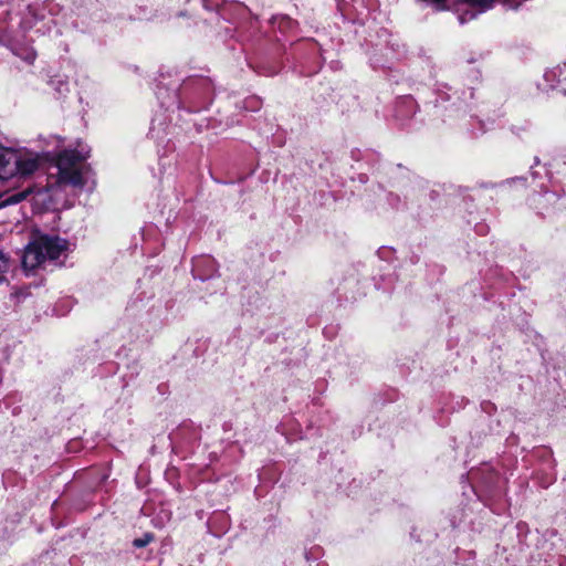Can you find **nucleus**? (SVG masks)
Segmentation results:
<instances>
[{"mask_svg":"<svg viewBox=\"0 0 566 566\" xmlns=\"http://www.w3.org/2000/svg\"><path fill=\"white\" fill-rule=\"evenodd\" d=\"M67 248V240L57 235H35L24 249L22 266L32 271L45 263L57 264L60 258L65 256Z\"/></svg>","mask_w":566,"mask_h":566,"instance_id":"1","label":"nucleus"},{"mask_svg":"<svg viewBox=\"0 0 566 566\" xmlns=\"http://www.w3.org/2000/svg\"><path fill=\"white\" fill-rule=\"evenodd\" d=\"M88 157V150L65 149L55 157L57 167V182L61 185H71L83 187L85 181L82 171L77 165Z\"/></svg>","mask_w":566,"mask_h":566,"instance_id":"2","label":"nucleus"},{"mask_svg":"<svg viewBox=\"0 0 566 566\" xmlns=\"http://www.w3.org/2000/svg\"><path fill=\"white\" fill-rule=\"evenodd\" d=\"M17 151L10 148L0 149V179L7 180L17 175Z\"/></svg>","mask_w":566,"mask_h":566,"instance_id":"3","label":"nucleus"},{"mask_svg":"<svg viewBox=\"0 0 566 566\" xmlns=\"http://www.w3.org/2000/svg\"><path fill=\"white\" fill-rule=\"evenodd\" d=\"M42 156L39 154H19L17 153V175L28 176L33 174L40 165Z\"/></svg>","mask_w":566,"mask_h":566,"instance_id":"4","label":"nucleus"},{"mask_svg":"<svg viewBox=\"0 0 566 566\" xmlns=\"http://www.w3.org/2000/svg\"><path fill=\"white\" fill-rule=\"evenodd\" d=\"M32 193V187L31 186H28L25 189L23 190H19V191H15V192H12V193H9L7 195L0 206H12V205H17L21 201H23L24 199H27V197Z\"/></svg>","mask_w":566,"mask_h":566,"instance_id":"5","label":"nucleus"},{"mask_svg":"<svg viewBox=\"0 0 566 566\" xmlns=\"http://www.w3.org/2000/svg\"><path fill=\"white\" fill-rule=\"evenodd\" d=\"M12 266L11 258L0 249V284L7 281V274Z\"/></svg>","mask_w":566,"mask_h":566,"instance_id":"6","label":"nucleus"},{"mask_svg":"<svg viewBox=\"0 0 566 566\" xmlns=\"http://www.w3.org/2000/svg\"><path fill=\"white\" fill-rule=\"evenodd\" d=\"M153 539H154V536L149 533H146L143 537L135 538L133 542V545L136 548H143V547L147 546Z\"/></svg>","mask_w":566,"mask_h":566,"instance_id":"7","label":"nucleus"},{"mask_svg":"<svg viewBox=\"0 0 566 566\" xmlns=\"http://www.w3.org/2000/svg\"><path fill=\"white\" fill-rule=\"evenodd\" d=\"M559 92L566 95V77L564 78V82L560 83Z\"/></svg>","mask_w":566,"mask_h":566,"instance_id":"8","label":"nucleus"},{"mask_svg":"<svg viewBox=\"0 0 566 566\" xmlns=\"http://www.w3.org/2000/svg\"><path fill=\"white\" fill-rule=\"evenodd\" d=\"M35 59V54L34 53H31L30 54V61H33Z\"/></svg>","mask_w":566,"mask_h":566,"instance_id":"9","label":"nucleus"}]
</instances>
